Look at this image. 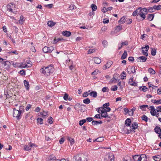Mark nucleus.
<instances>
[{"label":"nucleus","instance_id":"f257e3e1","mask_svg":"<svg viewBox=\"0 0 161 161\" xmlns=\"http://www.w3.org/2000/svg\"><path fill=\"white\" fill-rule=\"evenodd\" d=\"M54 71V68L52 65L47 67L44 66L40 70V71L46 76H49L52 74Z\"/></svg>","mask_w":161,"mask_h":161},{"label":"nucleus","instance_id":"f03ea898","mask_svg":"<svg viewBox=\"0 0 161 161\" xmlns=\"http://www.w3.org/2000/svg\"><path fill=\"white\" fill-rule=\"evenodd\" d=\"M134 161H147V157L145 154L136 155L132 156Z\"/></svg>","mask_w":161,"mask_h":161},{"label":"nucleus","instance_id":"7ed1b4c3","mask_svg":"<svg viewBox=\"0 0 161 161\" xmlns=\"http://www.w3.org/2000/svg\"><path fill=\"white\" fill-rule=\"evenodd\" d=\"M7 9L9 12L16 14L18 12L15 7V5L13 3H10L7 6Z\"/></svg>","mask_w":161,"mask_h":161},{"label":"nucleus","instance_id":"20e7f679","mask_svg":"<svg viewBox=\"0 0 161 161\" xmlns=\"http://www.w3.org/2000/svg\"><path fill=\"white\" fill-rule=\"evenodd\" d=\"M21 111H19L15 108H13V117L17 118V119L19 120L21 118Z\"/></svg>","mask_w":161,"mask_h":161},{"label":"nucleus","instance_id":"39448f33","mask_svg":"<svg viewBox=\"0 0 161 161\" xmlns=\"http://www.w3.org/2000/svg\"><path fill=\"white\" fill-rule=\"evenodd\" d=\"M73 159L75 161H88L87 158L84 156L80 157L79 155H76L74 156Z\"/></svg>","mask_w":161,"mask_h":161},{"label":"nucleus","instance_id":"423d86ee","mask_svg":"<svg viewBox=\"0 0 161 161\" xmlns=\"http://www.w3.org/2000/svg\"><path fill=\"white\" fill-rule=\"evenodd\" d=\"M127 70L128 73L130 74H134L136 72V69L135 67L133 66H129L127 69Z\"/></svg>","mask_w":161,"mask_h":161},{"label":"nucleus","instance_id":"0eeeda50","mask_svg":"<svg viewBox=\"0 0 161 161\" xmlns=\"http://www.w3.org/2000/svg\"><path fill=\"white\" fill-rule=\"evenodd\" d=\"M53 50V47H44L42 49V51L45 53H51Z\"/></svg>","mask_w":161,"mask_h":161},{"label":"nucleus","instance_id":"6e6552de","mask_svg":"<svg viewBox=\"0 0 161 161\" xmlns=\"http://www.w3.org/2000/svg\"><path fill=\"white\" fill-rule=\"evenodd\" d=\"M36 146V145L33 143L30 142L28 145H25L24 147V150L25 151H28L31 149V147Z\"/></svg>","mask_w":161,"mask_h":161},{"label":"nucleus","instance_id":"1a4fd4ad","mask_svg":"<svg viewBox=\"0 0 161 161\" xmlns=\"http://www.w3.org/2000/svg\"><path fill=\"white\" fill-rule=\"evenodd\" d=\"M149 48V46L148 45H146L145 47H142V48L143 55H145L146 57L148 56L147 52Z\"/></svg>","mask_w":161,"mask_h":161},{"label":"nucleus","instance_id":"9d476101","mask_svg":"<svg viewBox=\"0 0 161 161\" xmlns=\"http://www.w3.org/2000/svg\"><path fill=\"white\" fill-rule=\"evenodd\" d=\"M147 58L144 56H141L137 58L136 60L138 62H144L146 61Z\"/></svg>","mask_w":161,"mask_h":161},{"label":"nucleus","instance_id":"9b49d317","mask_svg":"<svg viewBox=\"0 0 161 161\" xmlns=\"http://www.w3.org/2000/svg\"><path fill=\"white\" fill-rule=\"evenodd\" d=\"M114 156L112 154H109L108 157L105 159L104 161H114Z\"/></svg>","mask_w":161,"mask_h":161},{"label":"nucleus","instance_id":"f8f14e48","mask_svg":"<svg viewBox=\"0 0 161 161\" xmlns=\"http://www.w3.org/2000/svg\"><path fill=\"white\" fill-rule=\"evenodd\" d=\"M101 116H102V118L103 117L105 118H110V117L108 116V115L107 112H106V111H104V110H103V111H101Z\"/></svg>","mask_w":161,"mask_h":161},{"label":"nucleus","instance_id":"ddd939ff","mask_svg":"<svg viewBox=\"0 0 161 161\" xmlns=\"http://www.w3.org/2000/svg\"><path fill=\"white\" fill-rule=\"evenodd\" d=\"M132 130L133 131L135 132V130L137 129L138 127V124L137 122H133L132 124Z\"/></svg>","mask_w":161,"mask_h":161},{"label":"nucleus","instance_id":"4468645a","mask_svg":"<svg viewBox=\"0 0 161 161\" xmlns=\"http://www.w3.org/2000/svg\"><path fill=\"white\" fill-rule=\"evenodd\" d=\"M151 102L153 103L155 105H158L161 104V99L158 100H156L154 99H152Z\"/></svg>","mask_w":161,"mask_h":161},{"label":"nucleus","instance_id":"2eb2a0df","mask_svg":"<svg viewBox=\"0 0 161 161\" xmlns=\"http://www.w3.org/2000/svg\"><path fill=\"white\" fill-rule=\"evenodd\" d=\"M155 132L158 134H159L161 133V129L160 127L158 126H156L154 129Z\"/></svg>","mask_w":161,"mask_h":161},{"label":"nucleus","instance_id":"dca6fc26","mask_svg":"<svg viewBox=\"0 0 161 161\" xmlns=\"http://www.w3.org/2000/svg\"><path fill=\"white\" fill-rule=\"evenodd\" d=\"M125 124L127 126L130 125L131 124V121L130 118H128L125 120Z\"/></svg>","mask_w":161,"mask_h":161},{"label":"nucleus","instance_id":"f3484780","mask_svg":"<svg viewBox=\"0 0 161 161\" xmlns=\"http://www.w3.org/2000/svg\"><path fill=\"white\" fill-rule=\"evenodd\" d=\"M153 158L155 161H161V156L159 155L153 157Z\"/></svg>","mask_w":161,"mask_h":161},{"label":"nucleus","instance_id":"a211bd4d","mask_svg":"<svg viewBox=\"0 0 161 161\" xmlns=\"http://www.w3.org/2000/svg\"><path fill=\"white\" fill-rule=\"evenodd\" d=\"M94 61L96 64H99L101 63V60L98 57H95L94 58Z\"/></svg>","mask_w":161,"mask_h":161},{"label":"nucleus","instance_id":"6ab92c4d","mask_svg":"<svg viewBox=\"0 0 161 161\" xmlns=\"http://www.w3.org/2000/svg\"><path fill=\"white\" fill-rule=\"evenodd\" d=\"M141 8H138L136 10L134 11L132 15L133 16H136L138 14V13H139V12L140 11Z\"/></svg>","mask_w":161,"mask_h":161},{"label":"nucleus","instance_id":"aec40b11","mask_svg":"<svg viewBox=\"0 0 161 161\" xmlns=\"http://www.w3.org/2000/svg\"><path fill=\"white\" fill-rule=\"evenodd\" d=\"M89 95L94 98L96 97L97 96V93L96 92L92 91L89 93Z\"/></svg>","mask_w":161,"mask_h":161},{"label":"nucleus","instance_id":"412c9836","mask_svg":"<svg viewBox=\"0 0 161 161\" xmlns=\"http://www.w3.org/2000/svg\"><path fill=\"white\" fill-rule=\"evenodd\" d=\"M92 124L93 125H97L98 124H102L103 123V121L102 120L99 121L93 120L92 122Z\"/></svg>","mask_w":161,"mask_h":161},{"label":"nucleus","instance_id":"4be33fe9","mask_svg":"<svg viewBox=\"0 0 161 161\" xmlns=\"http://www.w3.org/2000/svg\"><path fill=\"white\" fill-rule=\"evenodd\" d=\"M49 159V161H61L60 160L57 159L55 157L52 156L50 157Z\"/></svg>","mask_w":161,"mask_h":161},{"label":"nucleus","instance_id":"5701e85b","mask_svg":"<svg viewBox=\"0 0 161 161\" xmlns=\"http://www.w3.org/2000/svg\"><path fill=\"white\" fill-rule=\"evenodd\" d=\"M24 86H25L26 89L28 90L30 87L29 82L26 80H24Z\"/></svg>","mask_w":161,"mask_h":161},{"label":"nucleus","instance_id":"b1692460","mask_svg":"<svg viewBox=\"0 0 161 161\" xmlns=\"http://www.w3.org/2000/svg\"><path fill=\"white\" fill-rule=\"evenodd\" d=\"M127 52L126 50H125L123 54H122L121 57V59H124L126 58L127 56Z\"/></svg>","mask_w":161,"mask_h":161},{"label":"nucleus","instance_id":"393cba45","mask_svg":"<svg viewBox=\"0 0 161 161\" xmlns=\"http://www.w3.org/2000/svg\"><path fill=\"white\" fill-rule=\"evenodd\" d=\"M71 33L70 32L68 31H65L63 32V35L66 36H68L70 35Z\"/></svg>","mask_w":161,"mask_h":161},{"label":"nucleus","instance_id":"a878e982","mask_svg":"<svg viewBox=\"0 0 161 161\" xmlns=\"http://www.w3.org/2000/svg\"><path fill=\"white\" fill-rule=\"evenodd\" d=\"M104 140V137H98L93 140L94 142L96 141L97 142H101L103 141Z\"/></svg>","mask_w":161,"mask_h":161},{"label":"nucleus","instance_id":"bb28decb","mask_svg":"<svg viewBox=\"0 0 161 161\" xmlns=\"http://www.w3.org/2000/svg\"><path fill=\"white\" fill-rule=\"evenodd\" d=\"M154 17V14H148L147 19L150 21H152L153 20Z\"/></svg>","mask_w":161,"mask_h":161},{"label":"nucleus","instance_id":"cd10ccee","mask_svg":"<svg viewBox=\"0 0 161 161\" xmlns=\"http://www.w3.org/2000/svg\"><path fill=\"white\" fill-rule=\"evenodd\" d=\"M48 26L52 27L55 24V23L51 21H48L47 23Z\"/></svg>","mask_w":161,"mask_h":161},{"label":"nucleus","instance_id":"c85d7f7f","mask_svg":"<svg viewBox=\"0 0 161 161\" xmlns=\"http://www.w3.org/2000/svg\"><path fill=\"white\" fill-rule=\"evenodd\" d=\"M139 89L140 90H142L143 91L145 92L147 91V88L145 86H140L139 87Z\"/></svg>","mask_w":161,"mask_h":161},{"label":"nucleus","instance_id":"c756f323","mask_svg":"<svg viewBox=\"0 0 161 161\" xmlns=\"http://www.w3.org/2000/svg\"><path fill=\"white\" fill-rule=\"evenodd\" d=\"M125 16L122 17L119 20L120 24H123L125 22Z\"/></svg>","mask_w":161,"mask_h":161},{"label":"nucleus","instance_id":"7c9ffc66","mask_svg":"<svg viewBox=\"0 0 161 161\" xmlns=\"http://www.w3.org/2000/svg\"><path fill=\"white\" fill-rule=\"evenodd\" d=\"M153 8H154V10H159L161 9V5H158V6L154 5L153 6Z\"/></svg>","mask_w":161,"mask_h":161},{"label":"nucleus","instance_id":"2f4dec72","mask_svg":"<svg viewBox=\"0 0 161 161\" xmlns=\"http://www.w3.org/2000/svg\"><path fill=\"white\" fill-rule=\"evenodd\" d=\"M19 23L20 24H22L24 21V17L22 15H21L20 17V19L19 20Z\"/></svg>","mask_w":161,"mask_h":161},{"label":"nucleus","instance_id":"473e14b6","mask_svg":"<svg viewBox=\"0 0 161 161\" xmlns=\"http://www.w3.org/2000/svg\"><path fill=\"white\" fill-rule=\"evenodd\" d=\"M109 106V103H106L104 104L103 106V107H101V108H102V109L104 110L105 108H108Z\"/></svg>","mask_w":161,"mask_h":161},{"label":"nucleus","instance_id":"72a5a7b5","mask_svg":"<svg viewBox=\"0 0 161 161\" xmlns=\"http://www.w3.org/2000/svg\"><path fill=\"white\" fill-rule=\"evenodd\" d=\"M68 140L69 141L71 145H73L75 143L74 139L71 137H69Z\"/></svg>","mask_w":161,"mask_h":161},{"label":"nucleus","instance_id":"f704fd0d","mask_svg":"<svg viewBox=\"0 0 161 161\" xmlns=\"http://www.w3.org/2000/svg\"><path fill=\"white\" fill-rule=\"evenodd\" d=\"M83 102L84 103L88 104L90 103V100L89 98H87L83 100Z\"/></svg>","mask_w":161,"mask_h":161},{"label":"nucleus","instance_id":"c9c22d12","mask_svg":"<svg viewBox=\"0 0 161 161\" xmlns=\"http://www.w3.org/2000/svg\"><path fill=\"white\" fill-rule=\"evenodd\" d=\"M148 11L149 13H153L155 11L154 8H153V6L152 7H149L148 9Z\"/></svg>","mask_w":161,"mask_h":161},{"label":"nucleus","instance_id":"e433bc0d","mask_svg":"<svg viewBox=\"0 0 161 161\" xmlns=\"http://www.w3.org/2000/svg\"><path fill=\"white\" fill-rule=\"evenodd\" d=\"M91 7L93 11H95L97 9V6L94 4H92L91 5Z\"/></svg>","mask_w":161,"mask_h":161},{"label":"nucleus","instance_id":"4c0bfd02","mask_svg":"<svg viewBox=\"0 0 161 161\" xmlns=\"http://www.w3.org/2000/svg\"><path fill=\"white\" fill-rule=\"evenodd\" d=\"M37 121L38 123H39L40 125L42 124L43 123V119L41 118H38L37 119Z\"/></svg>","mask_w":161,"mask_h":161},{"label":"nucleus","instance_id":"58836bf2","mask_svg":"<svg viewBox=\"0 0 161 161\" xmlns=\"http://www.w3.org/2000/svg\"><path fill=\"white\" fill-rule=\"evenodd\" d=\"M86 120L85 119H83L80 121L79 122V125L80 126L86 123Z\"/></svg>","mask_w":161,"mask_h":161},{"label":"nucleus","instance_id":"ea45409f","mask_svg":"<svg viewBox=\"0 0 161 161\" xmlns=\"http://www.w3.org/2000/svg\"><path fill=\"white\" fill-rule=\"evenodd\" d=\"M148 71L150 73L152 74H154L155 73V70L151 68H149Z\"/></svg>","mask_w":161,"mask_h":161},{"label":"nucleus","instance_id":"a19ab883","mask_svg":"<svg viewBox=\"0 0 161 161\" xmlns=\"http://www.w3.org/2000/svg\"><path fill=\"white\" fill-rule=\"evenodd\" d=\"M148 106L147 105H144L140 106V108L143 110H145V108H146L148 107Z\"/></svg>","mask_w":161,"mask_h":161},{"label":"nucleus","instance_id":"79ce46f5","mask_svg":"<svg viewBox=\"0 0 161 161\" xmlns=\"http://www.w3.org/2000/svg\"><path fill=\"white\" fill-rule=\"evenodd\" d=\"M0 62L4 64V66H5L6 65V63L7 61H4V59L0 57Z\"/></svg>","mask_w":161,"mask_h":161},{"label":"nucleus","instance_id":"37998d69","mask_svg":"<svg viewBox=\"0 0 161 161\" xmlns=\"http://www.w3.org/2000/svg\"><path fill=\"white\" fill-rule=\"evenodd\" d=\"M142 120L145 121L146 122H147L148 121V118L145 115H143L142 117Z\"/></svg>","mask_w":161,"mask_h":161},{"label":"nucleus","instance_id":"c03bdc74","mask_svg":"<svg viewBox=\"0 0 161 161\" xmlns=\"http://www.w3.org/2000/svg\"><path fill=\"white\" fill-rule=\"evenodd\" d=\"M113 9V7H110L108 8H107L106 9L105 11H103L104 10V9L103 8L102 10V11L103 13H105L107 11H110L112 10Z\"/></svg>","mask_w":161,"mask_h":161},{"label":"nucleus","instance_id":"a18cd8bd","mask_svg":"<svg viewBox=\"0 0 161 161\" xmlns=\"http://www.w3.org/2000/svg\"><path fill=\"white\" fill-rule=\"evenodd\" d=\"M156 51L155 49H152L151 54L153 56H155L156 54Z\"/></svg>","mask_w":161,"mask_h":161},{"label":"nucleus","instance_id":"49530a36","mask_svg":"<svg viewBox=\"0 0 161 161\" xmlns=\"http://www.w3.org/2000/svg\"><path fill=\"white\" fill-rule=\"evenodd\" d=\"M112 64V62L111 61H108L106 64V65H107V67H108V68H109L111 66V65Z\"/></svg>","mask_w":161,"mask_h":161},{"label":"nucleus","instance_id":"de8ad7c7","mask_svg":"<svg viewBox=\"0 0 161 161\" xmlns=\"http://www.w3.org/2000/svg\"><path fill=\"white\" fill-rule=\"evenodd\" d=\"M20 65L19 66V68H25V67H26L27 66V65L26 64H23V63H20Z\"/></svg>","mask_w":161,"mask_h":161},{"label":"nucleus","instance_id":"09e8293b","mask_svg":"<svg viewBox=\"0 0 161 161\" xmlns=\"http://www.w3.org/2000/svg\"><path fill=\"white\" fill-rule=\"evenodd\" d=\"M117 86L116 85H115L114 86H112L111 88V91H116L117 89Z\"/></svg>","mask_w":161,"mask_h":161},{"label":"nucleus","instance_id":"8fccbe9b","mask_svg":"<svg viewBox=\"0 0 161 161\" xmlns=\"http://www.w3.org/2000/svg\"><path fill=\"white\" fill-rule=\"evenodd\" d=\"M40 114L42 116V117L44 118L47 115V112L43 111V113H40Z\"/></svg>","mask_w":161,"mask_h":161},{"label":"nucleus","instance_id":"3c124183","mask_svg":"<svg viewBox=\"0 0 161 161\" xmlns=\"http://www.w3.org/2000/svg\"><path fill=\"white\" fill-rule=\"evenodd\" d=\"M20 63H16L15 64L13 63V65L15 68H19V66L20 65Z\"/></svg>","mask_w":161,"mask_h":161},{"label":"nucleus","instance_id":"603ef678","mask_svg":"<svg viewBox=\"0 0 161 161\" xmlns=\"http://www.w3.org/2000/svg\"><path fill=\"white\" fill-rule=\"evenodd\" d=\"M108 89L107 87H104L102 89V91L103 92H108Z\"/></svg>","mask_w":161,"mask_h":161},{"label":"nucleus","instance_id":"864d4df0","mask_svg":"<svg viewBox=\"0 0 161 161\" xmlns=\"http://www.w3.org/2000/svg\"><path fill=\"white\" fill-rule=\"evenodd\" d=\"M95 49H90L88 51V54H91L93 53H94L95 51Z\"/></svg>","mask_w":161,"mask_h":161},{"label":"nucleus","instance_id":"5fc2aeb1","mask_svg":"<svg viewBox=\"0 0 161 161\" xmlns=\"http://www.w3.org/2000/svg\"><path fill=\"white\" fill-rule=\"evenodd\" d=\"M19 73L23 75H25V72L24 69H22L20 70Z\"/></svg>","mask_w":161,"mask_h":161},{"label":"nucleus","instance_id":"6e6d98bb","mask_svg":"<svg viewBox=\"0 0 161 161\" xmlns=\"http://www.w3.org/2000/svg\"><path fill=\"white\" fill-rule=\"evenodd\" d=\"M53 118L52 117H50V118L48 119V122L50 124H52L53 122Z\"/></svg>","mask_w":161,"mask_h":161},{"label":"nucleus","instance_id":"4d7b16f0","mask_svg":"<svg viewBox=\"0 0 161 161\" xmlns=\"http://www.w3.org/2000/svg\"><path fill=\"white\" fill-rule=\"evenodd\" d=\"M94 117L97 119H101L102 118V116H100V115L99 114H97L95 115Z\"/></svg>","mask_w":161,"mask_h":161},{"label":"nucleus","instance_id":"13d9d810","mask_svg":"<svg viewBox=\"0 0 161 161\" xmlns=\"http://www.w3.org/2000/svg\"><path fill=\"white\" fill-rule=\"evenodd\" d=\"M134 109L133 108L132 109H131L130 111H129L128 112L130 116H132L134 113Z\"/></svg>","mask_w":161,"mask_h":161},{"label":"nucleus","instance_id":"bf43d9fd","mask_svg":"<svg viewBox=\"0 0 161 161\" xmlns=\"http://www.w3.org/2000/svg\"><path fill=\"white\" fill-rule=\"evenodd\" d=\"M98 70L96 69L92 73V75H96L98 73Z\"/></svg>","mask_w":161,"mask_h":161},{"label":"nucleus","instance_id":"052dcab7","mask_svg":"<svg viewBox=\"0 0 161 161\" xmlns=\"http://www.w3.org/2000/svg\"><path fill=\"white\" fill-rule=\"evenodd\" d=\"M89 95V94L88 93V92H86L83 93V96L84 97H86L88 96Z\"/></svg>","mask_w":161,"mask_h":161},{"label":"nucleus","instance_id":"680f3d73","mask_svg":"<svg viewBox=\"0 0 161 161\" xmlns=\"http://www.w3.org/2000/svg\"><path fill=\"white\" fill-rule=\"evenodd\" d=\"M68 95L67 93H65L64 96V99L65 100H67L68 99Z\"/></svg>","mask_w":161,"mask_h":161},{"label":"nucleus","instance_id":"e2e57ef3","mask_svg":"<svg viewBox=\"0 0 161 161\" xmlns=\"http://www.w3.org/2000/svg\"><path fill=\"white\" fill-rule=\"evenodd\" d=\"M45 139L47 141H50L52 139L50 138V137H49V136H48V135L47 136H46Z\"/></svg>","mask_w":161,"mask_h":161},{"label":"nucleus","instance_id":"0e129e2a","mask_svg":"<svg viewBox=\"0 0 161 161\" xmlns=\"http://www.w3.org/2000/svg\"><path fill=\"white\" fill-rule=\"evenodd\" d=\"M139 16L140 17L142 18V20H143L146 18V16L144 13L142 14H140V15H139Z\"/></svg>","mask_w":161,"mask_h":161},{"label":"nucleus","instance_id":"69168bd1","mask_svg":"<svg viewBox=\"0 0 161 161\" xmlns=\"http://www.w3.org/2000/svg\"><path fill=\"white\" fill-rule=\"evenodd\" d=\"M23 108L24 107L23 106H20L19 108V109L18 110L19 111H21V113L23 112V111H24V109Z\"/></svg>","mask_w":161,"mask_h":161},{"label":"nucleus","instance_id":"338daca9","mask_svg":"<svg viewBox=\"0 0 161 161\" xmlns=\"http://www.w3.org/2000/svg\"><path fill=\"white\" fill-rule=\"evenodd\" d=\"M128 60L131 62H133L134 61V58L133 57H130L128 58Z\"/></svg>","mask_w":161,"mask_h":161},{"label":"nucleus","instance_id":"774afa93","mask_svg":"<svg viewBox=\"0 0 161 161\" xmlns=\"http://www.w3.org/2000/svg\"><path fill=\"white\" fill-rule=\"evenodd\" d=\"M157 92L158 95H160L161 94V87L157 90Z\"/></svg>","mask_w":161,"mask_h":161}]
</instances>
